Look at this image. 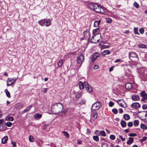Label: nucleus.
<instances>
[{
	"instance_id": "26",
	"label": "nucleus",
	"mask_w": 147,
	"mask_h": 147,
	"mask_svg": "<svg viewBox=\"0 0 147 147\" xmlns=\"http://www.w3.org/2000/svg\"><path fill=\"white\" fill-rule=\"evenodd\" d=\"M123 118L126 120H128L130 119L129 116L127 114H125L123 115Z\"/></svg>"
},
{
	"instance_id": "12",
	"label": "nucleus",
	"mask_w": 147,
	"mask_h": 147,
	"mask_svg": "<svg viewBox=\"0 0 147 147\" xmlns=\"http://www.w3.org/2000/svg\"><path fill=\"white\" fill-rule=\"evenodd\" d=\"M87 84L85 86L86 90L88 92H91L92 91V87L88 84V83H87Z\"/></svg>"
},
{
	"instance_id": "57",
	"label": "nucleus",
	"mask_w": 147,
	"mask_h": 147,
	"mask_svg": "<svg viewBox=\"0 0 147 147\" xmlns=\"http://www.w3.org/2000/svg\"><path fill=\"white\" fill-rule=\"evenodd\" d=\"M3 124L0 125V131H2L3 129Z\"/></svg>"
},
{
	"instance_id": "9",
	"label": "nucleus",
	"mask_w": 147,
	"mask_h": 147,
	"mask_svg": "<svg viewBox=\"0 0 147 147\" xmlns=\"http://www.w3.org/2000/svg\"><path fill=\"white\" fill-rule=\"evenodd\" d=\"M84 37L86 39H89L90 38V34L89 32L87 30H85L83 32Z\"/></svg>"
},
{
	"instance_id": "16",
	"label": "nucleus",
	"mask_w": 147,
	"mask_h": 147,
	"mask_svg": "<svg viewBox=\"0 0 147 147\" xmlns=\"http://www.w3.org/2000/svg\"><path fill=\"white\" fill-rule=\"evenodd\" d=\"M42 115L40 113H36L34 115V117L35 119L40 118L42 117Z\"/></svg>"
},
{
	"instance_id": "5",
	"label": "nucleus",
	"mask_w": 147,
	"mask_h": 147,
	"mask_svg": "<svg viewBox=\"0 0 147 147\" xmlns=\"http://www.w3.org/2000/svg\"><path fill=\"white\" fill-rule=\"evenodd\" d=\"M102 103L100 101H98L95 102L92 105L91 110L92 112L93 111H96V110H98L102 106Z\"/></svg>"
},
{
	"instance_id": "56",
	"label": "nucleus",
	"mask_w": 147,
	"mask_h": 147,
	"mask_svg": "<svg viewBox=\"0 0 147 147\" xmlns=\"http://www.w3.org/2000/svg\"><path fill=\"white\" fill-rule=\"evenodd\" d=\"M119 138L123 141H125V138H123L121 136V135L119 136Z\"/></svg>"
},
{
	"instance_id": "50",
	"label": "nucleus",
	"mask_w": 147,
	"mask_h": 147,
	"mask_svg": "<svg viewBox=\"0 0 147 147\" xmlns=\"http://www.w3.org/2000/svg\"><path fill=\"white\" fill-rule=\"evenodd\" d=\"M112 22V20L110 18H108L107 19V22L108 23H110Z\"/></svg>"
},
{
	"instance_id": "25",
	"label": "nucleus",
	"mask_w": 147,
	"mask_h": 147,
	"mask_svg": "<svg viewBox=\"0 0 147 147\" xmlns=\"http://www.w3.org/2000/svg\"><path fill=\"white\" fill-rule=\"evenodd\" d=\"M33 106L32 105H31L29 106H28V107H27L26 108L24 109L23 111V112H26L30 110L31 108Z\"/></svg>"
},
{
	"instance_id": "1",
	"label": "nucleus",
	"mask_w": 147,
	"mask_h": 147,
	"mask_svg": "<svg viewBox=\"0 0 147 147\" xmlns=\"http://www.w3.org/2000/svg\"><path fill=\"white\" fill-rule=\"evenodd\" d=\"M88 7L91 10H94L95 12L100 13H103L105 12V10L102 7L98 4L94 3H90Z\"/></svg>"
},
{
	"instance_id": "15",
	"label": "nucleus",
	"mask_w": 147,
	"mask_h": 147,
	"mask_svg": "<svg viewBox=\"0 0 147 147\" xmlns=\"http://www.w3.org/2000/svg\"><path fill=\"white\" fill-rule=\"evenodd\" d=\"M132 99L135 101L138 100L139 99V96L137 95H133L132 96Z\"/></svg>"
},
{
	"instance_id": "14",
	"label": "nucleus",
	"mask_w": 147,
	"mask_h": 147,
	"mask_svg": "<svg viewBox=\"0 0 147 147\" xmlns=\"http://www.w3.org/2000/svg\"><path fill=\"white\" fill-rule=\"evenodd\" d=\"M111 52L108 50H105L101 53V55L103 56H105L106 55H109Z\"/></svg>"
},
{
	"instance_id": "47",
	"label": "nucleus",
	"mask_w": 147,
	"mask_h": 147,
	"mask_svg": "<svg viewBox=\"0 0 147 147\" xmlns=\"http://www.w3.org/2000/svg\"><path fill=\"white\" fill-rule=\"evenodd\" d=\"M133 125V124L132 122H130L127 123V125L129 127H131Z\"/></svg>"
},
{
	"instance_id": "44",
	"label": "nucleus",
	"mask_w": 147,
	"mask_h": 147,
	"mask_svg": "<svg viewBox=\"0 0 147 147\" xmlns=\"http://www.w3.org/2000/svg\"><path fill=\"white\" fill-rule=\"evenodd\" d=\"M110 47L109 45H104L101 47V49H104L105 48H108Z\"/></svg>"
},
{
	"instance_id": "4",
	"label": "nucleus",
	"mask_w": 147,
	"mask_h": 147,
	"mask_svg": "<svg viewBox=\"0 0 147 147\" xmlns=\"http://www.w3.org/2000/svg\"><path fill=\"white\" fill-rule=\"evenodd\" d=\"M39 24L42 26H49L51 23V20L49 19H43L38 22Z\"/></svg>"
},
{
	"instance_id": "23",
	"label": "nucleus",
	"mask_w": 147,
	"mask_h": 147,
	"mask_svg": "<svg viewBox=\"0 0 147 147\" xmlns=\"http://www.w3.org/2000/svg\"><path fill=\"white\" fill-rule=\"evenodd\" d=\"M79 85L80 89H83L84 88V84L81 81L79 82Z\"/></svg>"
},
{
	"instance_id": "64",
	"label": "nucleus",
	"mask_w": 147,
	"mask_h": 147,
	"mask_svg": "<svg viewBox=\"0 0 147 147\" xmlns=\"http://www.w3.org/2000/svg\"><path fill=\"white\" fill-rule=\"evenodd\" d=\"M90 130L89 129H87V132H86V133H87V134H89L90 133Z\"/></svg>"
},
{
	"instance_id": "27",
	"label": "nucleus",
	"mask_w": 147,
	"mask_h": 147,
	"mask_svg": "<svg viewBox=\"0 0 147 147\" xmlns=\"http://www.w3.org/2000/svg\"><path fill=\"white\" fill-rule=\"evenodd\" d=\"M29 141L31 142H33L34 141V137L32 135L30 136L29 137Z\"/></svg>"
},
{
	"instance_id": "10",
	"label": "nucleus",
	"mask_w": 147,
	"mask_h": 147,
	"mask_svg": "<svg viewBox=\"0 0 147 147\" xmlns=\"http://www.w3.org/2000/svg\"><path fill=\"white\" fill-rule=\"evenodd\" d=\"M131 107L134 109H137L140 108V105L138 102H134L131 105Z\"/></svg>"
},
{
	"instance_id": "20",
	"label": "nucleus",
	"mask_w": 147,
	"mask_h": 147,
	"mask_svg": "<svg viewBox=\"0 0 147 147\" xmlns=\"http://www.w3.org/2000/svg\"><path fill=\"white\" fill-rule=\"evenodd\" d=\"M8 137L7 136H5L2 139V142L3 144H5L7 141L8 140Z\"/></svg>"
},
{
	"instance_id": "54",
	"label": "nucleus",
	"mask_w": 147,
	"mask_h": 147,
	"mask_svg": "<svg viewBox=\"0 0 147 147\" xmlns=\"http://www.w3.org/2000/svg\"><path fill=\"white\" fill-rule=\"evenodd\" d=\"M114 105V103L112 102L111 101L109 102V105L110 107H112Z\"/></svg>"
},
{
	"instance_id": "6",
	"label": "nucleus",
	"mask_w": 147,
	"mask_h": 147,
	"mask_svg": "<svg viewBox=\"0 0 147 147\" xmlns=\"http://www.w3.org/2000/svg\"><path fill=\"white\" fill-rule=\"evenodd\" d=\"M97 36H100L101 38H102L100 33H97L92 37V39L91 40V43H97L99 42L100 39H97L96 38Z\"/></svg>"
},
{
	"instance_id": "37",
	"label": "nucleus",
	"mask_w": 147,
	"mask_h": 147,
	"mask_svg": "<svg viewBox=\"0 0 147 147\" xmlns=\"http://www.w3.org/2000/svg\"><path fill=\"white\" fill-rule=\"evenodd\" d=\"M5 125L8 127H10L12 125V124L10 122H8L5 123Z\"/></svg>"
},
{
	"instance_id": "3",
	"label": "nucleus",
	"mask_w": 147,
	"mask_h": 147,
	"mask_svg": "<svg viewBox=\"0 0 147 147\" xmlns=\"http://www.w3.org/2000/svg\"><path fill=\"white\" fill-rule=\"evenodd\" d=\"M138 117L141 120L147 121V112L143 111L139 112Z\"/></svg>"
},
{
	"instance_id": "55",
	"label": "nucleus",
	"mask_w": 147,
	"mask_h": 147,
	"mask_svg": "<svg viewBox=\"0 0 147 147\" xmlns=\"http://www.w3.org/2000/svg\"><path fill=\"white\" fill-rule=\"evenodd\" d=\"M17 79L18 78H13L12 79L11 78V80L13 83H14L17 80Z\"/></svg>"
},
{
	"instance_id": "17",
	"label": "nucleus",
	"mask_w": 147,
	"mask_h": 147,
	"mask_svg": "<svg viewBox=\"0 0 147 147\" xmlns=\"http://www.w3.org/2000/svg\"><path fill=\"white\" fill-rule=\"evenodd\" d=\"M134 142V138L129 137V140L127 141V143L128 144H131Z\"/></svg>"
},
{
	"instance_id": "38",
	"label": "nucleus",
	"mask_w": 147,
	"mask_h": 147,
	"mask_svg": "<svg viewBox=\"0 0 147 147\" xmlns=\"http://www.w3.org/2000/svg\"><path fill=\"white\" fill-rule=\"evenodd\" d=\"M133 5L136 8H138L139 7V4L137 3L136 2L134 3L133 4Z\"/></svg>"
},
{
	"instance_id": "63",
	"label": "nucleus",
	"mask_w": 147,
	"mask_h": 147,
	"mask_svg": "<svg viewBox=\"0 0 147 147\" xmlns=\"http://www.w3.org/2000/svg\"><path fill=\"white\" fill-rule=\"evenodd\" d=\"M47 88H44L43 89L42 92L43 93H45L47 91Z\"/></svg>"
},
{
	"instance_id": "11",
	"label": "nucleus",
	"mask_w": 147,
	"mask_h": 147,
	"mask_svg": "<svg viewBox=\"0 0 147 147\" xmlns=\"http://www.w3.org/2000/svg\"><path fill=\"white\" fill-rule=\"evenodd\" d=\"M99 56V55L98 53H96L93 54L92 57V61L94 62Z\"/></svg>"
},
{
	"instance_id": "48",
	"label": "nucleus",
	"mask_w": 147,
	"mask_h": 147,
	"mask_svg": "<svg viewBox=\"0 0 147 147\" xmlns=\"http://www.w3.org/2000/svg\"><path fill=\"white\" fill-rule=\"evenodd\" d=\"M139 32L141 34H143L144 33V29L143 28H141L139 29Z\"/></svg>"
},
{
	"instance_id": "39",
	"label": "nucleus",
	"mask_w": 147,
	"mask_h": 147,
	"mask_svg": "<svg viewBox=\"0 0 147 147\" xmlns=\"http://www.w3.org/2000/svg\"><path fill=\"white\" fill-rule=\"evenodd\" d=\"M99 28H97L96 29L92 31V33L93 34H95L97 32H99Z\"/></svg>"
},
{
	"instance_id": "29",
	"label": "nucleus",
	"mask_w": 147,
	"mask_h": 147,
	"mask_svg": "<svg viewBox=\"0 0 147 147\" xmlns=\"http://www.w3.org/2000/svg\"><path fill=\"white\" fill-rule=\"evenodd\" d=\"M139 121L138 120H135L134 121V125L136 127L139 125Z\"/></svg>"
},
{
	"instance_id": "22",
	"label": "nucleus",
	"mask_w": 147,
	"mask_h": 147,
	"mask_svg": "<svg viewBox=\"0 0 147 147\" xmlns=\"http://www.w3.org/2000/svg\"><path fill=\"white\" fill-rule=\"evenodd\" d=\"M100 22V20H99L98 21H95L94 22V26L95 27H97L98 26Z\"/></svg>"
},
{
	"instance_id": "36",
	"label": "nucleus",
	"mask_w": 147,
	"mask_h": 147,
	"mask_svg": "<svg viewBox=\"0 0 147 147\" xmlns=\"http://www.w3.org/2000/svg\"><path fill=\"white\" fill-rule=\"evenodd\" d=\"M138 47L140 48L144 49V48H146V46L145 45H144V44H141L139 45H138Z\"/></svg>"
},
{
	"instance_id": "33",
	"label": "nucleus",
	"mask_w": 147,
	"mask_h": 147,
	"mask_svg": "<svg viewBox=\"0 0 147 147\" xmlns=\"http://www.w3.org/2000/svg\"><path fill=\"white\" fill-rule=\"evenodd\" d=\"M5 91L6 92V95L8 98H10L11 97L9 92L7 90V89L5 90Z\"/></svg>"
},
{
	"instance_id": "46",
	"label": "nucleus",
	"mask_w": 147,
	"mask_h": 147,
	"mask_svg": "<svg viewBox=\"0 0 147 147\" xmlns=\"http://www.w3.org/2000/svg\"><path fill=\"white\" fill-rule=\"evenodd\" d=\"M112 112L115 114H116L118 113V110L117 109H115L112 110Z\"/></svg>"
},
{
	"instance_id": "43",
	"label": "nucleus",
	"mask_w": 147,
	"mask_h": 147,
	"mask_svg": "<svg viewBox=\"0 0 147 147\" xmlns=\"http://www.w3.org/2000/svg\"><path fill=\"white\" fill-rule=\"evenodd\" d=\"M101 147H108V144L105 143H103L102 144Z\"/></svg>"
},
{
	"instance_id": "32",
	"label": "nucleus",
	"mask_w": 147,
	"mask_h": 147,
	"mask_svg": "<svg viewBox=\"0 0 147 147\" xmlns=\"http://www.w3.org/2000/svg\"><path fill=\"white\" fill-rule=\"evenodd\" d=\"M62 133L67 138H68L69 137V135L67 132L63 131L62 132Z\"/></svg>"
},
{
	"instance_id": "19",
	"label": "nucleus",
	"mask_w": 147,
	"mask_h": 147,
	"mask_svg": "<svg viewBox=\"0 0 147 147\" xmlns=\"http://www.w3.org/2000/svg\"><path fill=\"white\" fill-rule=\"evenodd\" d=\"M125 86L126 89H129L131 88L132 87V85L130 83H127L126 84Z\"/></svg>"
},
{
	"instance_id": "35",
	"label": "nucleus",
	"mask_w": 147,
	"mask_h": 147,
	"mask_svg": "<svg viewBox=\"0 0 147 147\" xmlns=\"http://www.w3.org/2000/svg\"><path fill=\"white\" fill-rule=\"evenodd\" d=\"M86 102V100H82L80 102H79V104L81 105H83L85 104Z\"/></svg>"
},
{
	"instance_id": "13",
	"label": "nucleus",
	"mask_w": 147,
	"mask_h": 147,
	"mask_svg": "<svg viewBox=\"0 0 147 147\" xmlns=\"http://www.w3.org/2000/svg\"><path fill=\"white\" fill-rule=\"evenodd\" d=\"M129 57H131L132 58L137 57V55L134 52H131L129 53Z\"/></svg>"
},
{
	"instance_id": "60",
	"label": "nucleus",
	"mask_w": 147,
	"mask_h": 147,
	"mask_svg": "<svg viewBox=\"0 0 147 147\" xmlns=\"http://www.w3.org/2000/svg\"><path fill=\"white\" fill-rule=\"evenodd\" d=\"M99 67L97 65H95L94 66V68L95 69H97Z\"/></svg>"
},
{
	"instance_id": "62",
	"label": "nucleus",
	"mask_w": 147,
	"mask_h": 147,
	"mask_svg": "<svg viewBox=\"0 0 147 147\" xmlns=\"http://www.w3.org/2000/svg\"><path fill=\"white\" fill-rule=\"evenodd\" d=\"M4 121V120L3 119H0V125L2 124V123Z\"/></svg>"
},
{
	"instance_id": "49",
	"label": "nucleus",
	"mask_w": 147,
	"mask_h": 147,
	"mask_svg": "<svg viewBox=\"0 0 147 147\" xmlns=\"http://www.w3.org/2000/svg\"><path fill=\"white\" fill-rule=\"evenodd\" d=\"M82 96V94L81 93H79L78 94H77L76 95V98H79L81 97Z\"/></svg>"
},
{
	"instance_id": "7",
	"label": "nucleus",
	"mask_w": 147,
	"mask_h": 147,
	"mask_svg": "<svg viewBox=\"0 0 147 147\" xmlns=\"http://www.w3.org/2000/svg\"><path fill=\"white\" fill-rule=\"evenodd\" d=\"M84 60V55L82 54H80L78 57L77 59V63L80 65V66Z\"/></svg>"
},
{
	"instance_id": "53",
	"label": "nucleus",
	"mask_w": 147,
	"mask_h": 147,
	"mask_svg": "<svg viewBox=\"0 0 147 147\" xmlns=\"http://www.w3.org/2000/svg\"><path fill=\"white\" fill-rule=\"evenodd\" d=\"M11 144L13 145V147H16V143L13 141H11Z\"/></svg>"
},
{
	"instance_id": "59",
	"label": "nucleus",
	"mask_w": 147,
	"mask_h": 147,
	"mask_svg": "<svg viewBox=\"0 0 147 147\" xmlns=\"http://www.w3.org/2000/svg\"><path fill=\"white\" fill-rule=\"evenodd\" d=\"M123 112V109L121 108H120L119 109V112L120 113H122Z\"/></svg>"
},
{
	"instance_id": "18",
	"label": "nucleus",
	"mask_w": 147,
	"mask_h": 147,
	"mask_svg": "<svg viewBox=\"0 0 147 147\" xmlns=\"http://www.w3.org/2000/svg\"><path fill=\"white\" fill-rule=\"evenodd\" d=\"M13 84V83L11 80V78H8L7 81V85L9 86L12 85Z\"/></svg>"
},
{
	"instance_id": "21",
	"label": "nucleus",
	"mask_w": 147,
	"mask_h": 147,
	"mask_svg": "<svg viewBox=\"0 0 147 147\" xmlns=\"http://www.w3.org/2000/svg\"><path fill=\"white\" fill-rule=\"evenodd\" d=\"M14 117H13L8 116L6 117L5 119L7 121H13Z\"/></svg>"
},
{
	"instance_id": "45",
	"label": "nucleus",
	"mask_w": 147,
	"mask_h": 147,
	"mask_svg": "<svg viewBox=\"0 0 147 147\" xmlns=\"http://www.w3.org/2000/svg\"><path fill=\"white\" fill-rule=\"evenodd\" d=\"M110 138L112 140H114L115 139V136L114 135H111L110 136Z\"/></svg>"
},
{
	"instance_id": "41",
	"label": "nucleus",
	"mask_w": 147,
	"mask_h": 147,
	"mask_svg": "<svg viewBox=\"0 0 147 147\" xmlns=\"http://www.w3.org/2000/svg\"><path fill=\"white\" fill-rule=\"evenodd\" d=\"M134 33L135 34H139V33L138 32V30L137 28H134Z\"/></svg>"
},
{
	"instance_id": "40",
	"label": "nucleus",
	"mask_w": 147,
	"mask_h": 147,
	"mask_svg": "<svg viewBox=\"0 0 147 147\" xmlns=\"http://www.w3.org/2000/svg\"><path fill=\"white\" fill-rule=\"evenodd\" d=\"M93 138L94 140L96 141H98L99 140L98 137L97 136H94L93 137Z\"/></svg>"
},
{
	"instance_id": "31",
	"label": "nucleus",
	"mask_w": 147,
	"mask_h": 147,
	"mask_svg": "<svg viewBox=\"0 0 147 147\" xmlns=\"http://www.w3.org/2000/svg\"><path fill=\"white\" fill-rule=\"evenodd\" d=\"M63 64V60L61 59H60L59 62L57 63L58 66L60 67H61L62 65Z\"/></svg>"
},
{
	"instance_id": "51",
	"label": "nucleus",
	"mask_w": 147,
	"mask_h": 147,
	"mask_svg": "<svg viewBox=\"0 0 147 147\" xmlns=\"http://www.w3.org/2000/svg\"><path fill=\"white\" fill-rule=\"evenodd\" d=\"M129 136H130L134 137L137 136V134L135 133H131L129 134Z\"/></svg>"
},
{
	"instance_id": "61",
	"label": "nucleus",
	"mask_w": 147,
	"mask_h": 147,
	"mask_svg": "<svg viewBox=\"0 0 147 147\" xmlns=\"http://www.w3.org/2000/svg\"><path fill=\"white\" fill-rule=\"evenodd\" d=\"M114 67L113 66L109 68V71L111 72L113 70Z\"/></svg>"
},
{
	"instance_id": "52",
	"label": "nucleus",
	"mask_w": 147,
	"mask_h": 147,
	"mask_svg": "<svg viewBox=\"0 0 147 147\" xmlns=\"http://www.w3.org/2000/svg\"><path fill=\"white\" fill-rule=\"evenodd\" d=\"M142 108L144 110L147 109V104L144 105L142 106Z\"/></svg>"
},
{
	"instance_id": "24",
	"label": "nucleus",
	"mask_w": 147,
	"mask_h": 147,
	"mask_svg": "<svg viewBox=\"0 0 147 147\" xmlns=\"http://www.w3.org/2000/svg\"><path fill=\"white\" fill-rule=\"evenodd\" d=\"M121 124L122 127L123 128L125 127L126 126V123L124 120H122L121 121Z\"/></svg>"
},
{
	"instance_id": "42",
	"label": "nucleus",
	"mask_w": 147,
	"mask_h": 147,
	"mask_svg": "<svg viewBox=\"0 0 147 147\" xmlns=\"http://www.w3.org/2000/svg\"><path fill=\"white\" fill-rule=\"evenodd\" d=\"M125 72L127 73V74L129 75L131 73V70L129 69H127L125 70Z\"/></svg>"
},
{
	"instance_id": "58",
	"label": "nucleus",
	"mask_w": 147,
	"mask_h": 147,
	"mask_svg": "<svg viewBox=\"0 0 147 147\" xmlns=\"http://www.w3.org/2000/svg\"><path fill=\"white\" fill-rule=\"evenodd\" d=\"M82 141L80 140H77V144H81Z\"/></svg>"
},
{
	"instance_id": "30",
	"label": "nucleus",
	"mask_w": 147,
	"mask_h": 147,
	"mask_svg": "<svg viewBox=\"0 0 147 147\" xmlns=\"http://www.w3.org/2000/svg\"><path fill=\"white\" fill-rule=\"evenodd\" d=\"M141 128L143 129H147V127L146 125L142 123L140 125Z\"/></svg>"
},
{
	"instance_id": "28",
	"label": "nucleus",
	"mask_w": 147,
	"mask_h": 147,
	"mask_svg": "<svg viewBox=\"0 0 147 147\" xmlns=\"http://www.w3.org/2000/svg\"><path fill=\"white\" fill-rule=\"evenodd\" d=\"M95 111H93L92 112V115L96 119L97 118L98 114L97 113L95 112Z\"/></svg>"
},
{
	"instance_id": "8",
	"label": "nucleus",
	"mask_w": 147,
	"mask_h": 147,
	"mask_svg": "<svg viewBox=\"0 0 147 147\" xmlns=\"http://www.w3.org/2000/svg\"><path fill=\"white\" fill-rule=\"evenodd\" d=\"M140 96L141 97H143L141 101L145 102V100L147 99V94L145 91H143L140 93Z\"/></svg>"
},
{
	"instance_id": "2",
	"label": "nucleus",
	"mask_w": 147,
	"mask_h": 147,
	"mask_svg": "<svg viewBox=\"0 0 147 147\" xmlns=\"http://www.w3.org/2000/svg\"><path fill=\"white\" fill-rule=\"evenodd\" d=\"M63 109V105L60 103H55L51 107V111L55 114H58L62 112Z\"/></svg>"
},
{
	"instance_id": "34",
	"label": "nucleus",
	"mask_w": 147,
	"mask_h": 147,
	"mask_svg": "<svg viewBox=\"0 0 147 147\" xmlns=\"http://www.w3.org/2000/svg\"><path fill=\"white\" fill-rule=\"evenodd\" d=\"M100 134L101 136H106V134L104 131H100L99 133Z\"/></svg>"
}]
</instances>
